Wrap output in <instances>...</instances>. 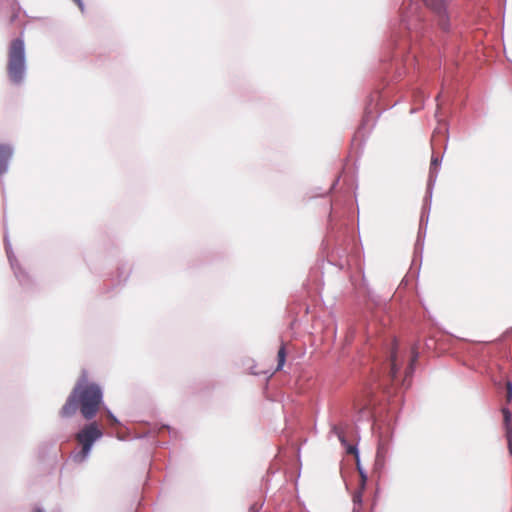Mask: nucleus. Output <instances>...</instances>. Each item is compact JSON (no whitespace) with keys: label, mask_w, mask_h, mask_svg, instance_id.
I'll list each match as a JSON object with an SVG mask.
<instances>
[{"label":"nucleus","mask_w":512,"mask_h":512,"mask_svg":"<svg viewBox=\"0 0 512 512\" xmlns=\"http://www.w3.org/2000/svg\"><path fill=\"white\" fill-rule=\"evenodd\" d=\"M101 402L102 391L100 387L96 383L89 382L86 374H83L62 406L60 415L68 418L79 409L82 416L90 420L97 414Z\"/></svg>","instance_id":"obj_1"},{"label":"nucleus","mask_w":512,"mask_h":512,"mask_svg":"<svg viewBox=\"0 0 512 512\" xmlns=\"http://www.w3.org/2000/svg\"><path fill=\"white\" fill-rule=\"evenodd\" d=\"M7 73L9 79L19 84L22 82L25 73V49L21 39H14L8 50Z\"/></svg>","instance_id":"obj_2"},{"label":"nucleus","mask_w":512,"mask_h":512,"mask_svg":"<svg viewBox=\"0 0 512 512\" xmlns=\"http://www.w3.org/2000/svg\"><path fill=\"white\" fill-rule=\"evenodd\" d=\"M102 436L96 422L90 423L83 427L77 434L76 440L82 446L79 453L75 455V461L83 462L90 453L93 443Z\"/></svg>","instance_id":"obj_3"},{"label":"nucleus","mask_w":512,"mask_h":512,"mask_svg":"<svg viewBox=\"0 0 512 512\" xmlns=\"http://www.w3.org/2000/svg\"><path fill=\"white\" fill-rule=\"evenodd\" d=\"M425 5L430 8L438 17V24L443 30L449 28V18L446 13L444 0H423Z\"/></svg>","instance_id":"obj_4"},{"label":"nucleus","mask_w":512,"mask_h":512,"mask_svg":"<svg viewBox=\"0 0 512 512\" xmlns=\"http://www.w3.org/2000/svg\"><path fill=\"white\" fill-rule=\"evenodd\" d=\"M399 366H400V364L398 363V360H397V342L394 340L392 348H391V352H390V371H389V376L391 377L392 380H394L396 378V374L399 370Z\"/></svg>","instance_id":"obj_5"},{"label":"nucleus","mask_w":512,"mask_h":512,"mask_svg":"<svg viewBox=\"0 0 512 512\" xmlns=\"http://www.w3.org/2000/svg\"><path fill=\"white\" fill-rule=\"evenodd\" d=\"M12 155V149L8 145H0V174L7 170L8 161Z\"/></svg>","instance_id":"obj_6"},{"label":"nucleus","mask_w":512,"mask_h":512,"mask_svg":"<svg viewBox=\"0 0 512 512\" xmlns=\"http://www.w3.org/2000/svg\"><path fill=\"white\" fill-rule=\"evenodd\" d=\"M502 414H503L505 435L509 434V432L512 433V412L507 408H503Z\"/></svg>","instance_id":"obj_7"},{"label":"nucleus","mask_w":512,"mask_h":512,"mask_svg":"<svg viewBox=\"0 0 512 512\" xmlns=\"http://www.w3.org/2000/svg\"><path fill=\"white\" fill-rule=\"evenodd\" d=\"M286 356H287L286 348H285V345L282 344L277 352V366L275 369L276 371H279L282 369V367L284 366L285 361H286Z\"/></svg>","instance_id":"obj_8"},{"label":"nucleus","mask_w":512,"mask_h":512,"mask_svg":"<svg viewBox=\"0 0 512 512\" xmlns=\"http://www.w3.org/2000/svg\"><path fill=\"white\" fill-rule=\"evenodd\" d=\"M417 358H418L417 349L415 347H413V349H412V358H411V362L409 364L408 370L406 371V377H408L412 373L413 365L417 361Z\"/></svg>","instance_id":"obj_9"},{"label":"nucleus","mask_w":512,"mask_h":512,"mask_svg":"<svg viewBox=\"0 0 512 512\" xmlns=\"http://www.w3.org/2000/svg\"><path fill=\"white\" fill-rule=\"evenodd\" d=\"M19 11H20V7H18V6H14L12 8V14H11V17H10V21L11 22H14L15 19L18 17Z\"/></svg>","instance_id":"obj_10"},{"label":"nucleus","mask_w":512,"mask_h":512,"mask_svg":"<svg viewBox=\"0 0 512 512\" xmlns=\"http://www.w3.org/2000/svg\"><path fill=\"white\" fill-rule=\"evenodd\" d=\"M505 436L507 439L509 454L512 456V433L509 432V434H506Z\"/></svg>","instance_id":"obj_11"},{"label":"nucleus","mask_w":512,"mask_h":512,"mask_svg":"<svg viewBox=\"0 0 512 512\" xmlns=\"http://www.w3.org/2000/svg\"><path fill=\"white\" fill-rule=\"evenodd\" d=\"M353 501H354V503H359V504L361 503V501H362V492L361 491L354 494Z\"/></svg>","instance_id":"obj_12"},{"label":"nucleus","mask_w":512,"mask_h":512,"mask_svg":"<svg viewBox=\"0 0 512 512\" xmlns=\"http://www.w3.org/2000/svg\"><path fill=\"white\" fill-rule=\"evenodd\" d=\"M354 405H355V408L359 409L360 411L364 410L368 406L367 403L362 404L359 402V400H356Z\"/></svg>","instance_id":"obj_13"},{"label":"nucleus","mask_w":512,"mask_h":512,"mask_svg":"<svg viewBox=\"0 0 512 512\" xmlns=\"http://www.w3.org/2000/svg\"><path fill=\"white\" fill-rule=\"evenodd\" d=\"M439 164L438 157H432L431 159V168L436 169Z\"/></svg>","instance_id":"obj_14"},{"label":"nucleus","mask_w":512,"mask_h":512,"mask_svg":"<svg viewBox=\"0 0 512 512\" xmlns=\"http://www.w3.org/2000/svg\"><path fill=\"white\" fill-rule=\"evenodd\" d=\"M507 397L508 399L512 397V387L510 383L507 384Z\"/></svg>","instance_id":"obj_15"},{"label":"nucleus","mask_w":512,"mask_h":512,"mask_svg":"<svg viewBox=\"0 0 512 512\" xmlns=\"http://www.w3.org/2000/svg\"><path fill=\"white\" fill-rule=\"evenodd\" d=\"M74 2L78 5L80 10L83 12V3L81 0H74Z\"/></svg>","instance_id":"obj_16"},{"label":"nucleus","mask_w":512,"mask_h":512,"mask_svg":"<svg viewBox=\"0 0 512 512\" xmlns=\"http://www.w3.org/2000/svg\"><path fill=\"white\" fill-rule=\"evenodd\" d=\"M32 512H44L41 508H35Z\"/></svg>","instance_id":"obj_17"},{"label":"nucleus","mask_w":512,"mask_h":512,"mask_svg":"<svg viewBox=\"0 0 512 512\" xmlns=\"http://www.w3.org/2000/svg\"><path fill=\"white\" fill-rule=\"evenodd\" d=\"M364 483H365V477L363 476L362 477V485L364 486Z\"/></svg>","instance_id":"obj_18"},{"label":"nucleus","mask_w":512,"mask_h":512,"mask_svg":"<svg viewBox=\"0 0 512 512\" xmlns=\"http://www.w3.org/2000/svg\"><path fill=\"white\" fill-rule=\"evenodd\" d=\"M109 418H111L112 420H114V421H115V419H114L113 415H109Z\"/></svg>","instance_id":"obj_19"}]
</instances>
